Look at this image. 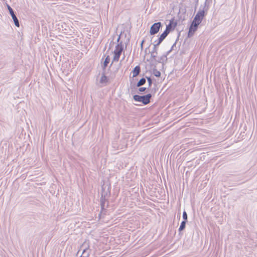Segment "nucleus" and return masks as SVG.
<instances>
[{"mask_svg": "<svg viewBox=\"0 0 257 257\" xmlns=\"http://www.w3.org/2000/svg\"><path fill=\"white\" fill-rule=\"evenodd\" d=\"M123 51V47L121 44H117L115 47V49L113 52V62H118L120 55Z\"/></svg>", "mask_w": 257, "mask_h": 257, "instance_id": "obj_1", "label": "nucleus"}, {"mask_svg": "<svg viewBox=\"0 0 257 257\" xmlns=\"http://www.w3.org/2000/svg\"><path fill=\"white\" fill-rule=\"evenodd\" d=\"M204 17V12L203 11H199L195 15L192 23L198 26L201 23Z\"/></svg>", "mask_w": 257, "mask_h": 257, "instance_id": "obj_2", "label": "nucleus"}, {"mask_svg": "<svg viewBox=\"0 0 257 257\" xmlns=\"http://www.w3.org/2000/svg\"><path fill=\"white\" fill-rule=\"evenodd\" d=\"M162 25L160 22H158L154 24L151 27L150 33L151 35H155L157 34L161 27Z\"/></svg>", "mask_w": 257, "mask_h": 257, "instance_id": "obj_3", "label": "nucleus"}, {"mask_svg": "<svg viewBox=\"0 0 257 257\" xmlns=\"http://www.w3.org/2000/svg\"><path fill=\"white\" fill-rule=\"evenodd\" d=\"M8 9L9 11V12L14 21V23H15V25L17 27H19L20 26V25H19V21L17 19V18L16 17V15H15L14 13V11L13 10V9L11 8V7L8 5Z\"/></svg>", "mask_w": 257, "mask_h": 257, "instance_id": "obj_4", "label": "nucleus"}, {"mask_svg": "<svg viewBox=\"0 0 257 257\" xmlns=\"http://www.w3.org/2000/svg\"><path fill=\"white\" fill-rule=\"evenodd\" d=\"M197 28H198V26H197L196 25H195L193 23H191V24L189 27V31L188 33V37H190L194 35V33L197 30Z\"/></svg>", "mask_w": 257, "mask_h": 257, "instance_id": "obj_5", "label": "nucleus"}, {"mask_svg": "<svg viewBox=\"0 0 257 257\" xmlns=\"http://www.w3.org/2000/svg\"><path fill=\"white\" fill-rule=\"evenodd\" d=\"M151 97L152 95L151 94L142 96L141 102L144 105H147L150 103Z\"/></svg>", "mask_w": 257, "mask_h": 257, "instance_id": "obj_6", "label": "nucleus"}, {"mask_svg": "<svg viewBox=\"0 0 257 257\" xmlns=\"http://www.w3.org/2000/svg\"><path fill=\"white\" fill-rule=\"evenodd\" d=\"M177 23L174 22L173 20H171L169 24L166 26L165 31L169 33L172 30V28L174 29L177 26Z\"/></svg>", "mask_w": 257, "mask_h": 257, "instance_id": "obj_7", "label": "nucleus"}, {"mask_svg": "<svg viewBox=\"0 0 257 257\" xmlns=\"http://www.w3.org/2000/svg\"><path fill=\"white\" fill-rule=\"evenodd\" d=\"M169 33L165 30V31L160 35L157 44L155 45V46H159L162 41L165 39V38L168 36Z\"/></svg>", "mask_w": 257, "mask_h": 257, "instance_id": "obj_8", "label": "nucleus"}, {"mask_svg": "<svg viewBox=\"0 0 257 257\" xmlns=\"http://www.w3.org/2000/svg\"><path fill=\"white\" fill-rule=\"evenodd\" d=\"M140 71H141L140 67L139 66H136L132 71L133 77H137L139 74Z\"/></svg>", "mask_w": 257, "mask_h": 257, "instance_id": "obj_9", "label": "nucleus"}, {"mask_svg": "<svg viewBox=\"0 0 257 257\" xmlns=\"http://www.w3.org/2000/svg\"><path fill=\"white\" fill-rule=\"evenodd\" d=\"M146 83V79L144 78L140 79V80L137 83V86L140 87L144 85Z\"/></svg>", "mask_w": 257, "mask_h": 257, "instance_id": "obj_10", "label": "nucleus"}, {"mask_svg": "<svg viewBox=\"0 0 257 257\" xmlns=\"http://www.w3.org/2000/svg\"><path fill=\"white\" fill-rule=\"evenodd\" d=\"M109 61H110V58H109V56H107L106 58H105V61L104 62V67L105 68L108 64L109 63Z\"/></svg>", "mask_w": 257, "mask_h": 257, "instance_id": "obj_11", "label": "nucleus"}, {"mask_svg": "<svg viewBox=\"0 0 257 257\" xmlns=\"http://www.w3.org/2000/svg\"><path fill=\"white\" fill-rule=\"evenodd\" d=\"M133 98L135 101L141 102L142 96H140L139 95H135Z\"/></svg>", "mask_w": 257, "mask_h": 257, "instance_id": "obj_12", "label": "nucleus"}, {"mask_svg": "<svg viewBox=\"0 0 257 257\" xmlns=\"http://www.w3.org/2000/svg\"><path fill=\"white\" fill-rule=\"evenodd\" d=\"M107 81V78L104 75H102L100 79L101 83H106Z\"/></svg>", "mask_w": 257, "mask_h": 257, "instance_id": "obj_13", "label": "nucleus"}, {"mask_svg": "<svg viewBox=\"0 0 257 257\" xmlns=\"http://www.w3.org/2000/svg\"><path fill=\"white\" fill-rule=\"evenodd\" d=\"M185 224H186V221H182L180 226L179 230H183L185 227Z\"/></svg>", "mask_w": 257, "mask_h": 257, "instance_id": "obj_14", "label": "nucleus"}, {"mask_svg": "<svg viewBox=\"0 0 257 257\" xmlns=\"http://www.w3.org/2000/svg\"><path fill=\"white\" fill-rule=\"evenodd\" d=\"M183 218L184 219V221H185L187 219V213L185 211L183 212Z\"/></svg>", "mask_w": 257, "mask_h": 257, "instance_id": "obj_15", "label": "nucleus"}, {"mask_svg": "<svg viewBox=\"0 0 257 257\" xmlns=\"http://www.w3.org/2000/svg\"><path fill=\"white\" fill-rule=\"evenodd\" d=\"M146 89V88H145V87H141L139 88V91L141 92H143V91H145Z\"/></svg>", "mask_w": 257, "mask_h": 257, "instance_id": "obj_16", "label": "nucleus"}, {"mask_svg": "<svg viewBox=\"0 0 257 257\" xmlns=\"http://www.w3.org/2000/svg\"><path fill=\"white\" fill-rule=\"evenodd\" d=\"M161 75V73L159 71H157L156 72L155 75L157 77H160Z\"/></svg>", "mask_w": 257, "mask_h": 257, "instance_id": "obj_17", "label": "nucleus"}, {"mask_svg": "<svg viewBox=\"0 0 257 257\" xmlns=\"http://www.w3.org/2000/svg\"><path fill=\"white\" fill-rule=\"evenodd\" d=\"M147 79H148V81L149 82V85L151 86V85L152 84V80H151V79L150 77H149V78H147Z\"/></svg>", "mask_w": 257, "mask_h": 257, "instance_id": "obj_18", "label": "nucleus"}, {"mask_svg": "<svg viewBox=\"0 0 257 257\" xmlns=\"http://www.w3.org/2000/svg\"><path fill=\"white\" fill-rule=\"evenodd\" d=\"M89 254H87L86 255H81L80 257H88Z\"/></svg>", "mask_w": 257, "mask_h": 257, "instance_id": "obj_19", "label": "nucleus"}, {"mask_svg": "<svg viewBox=\"0 0 257 257\" xmlns=\"http://www.w3.org/2000/svg\"><path fill=\"white\" fill-rule=\"evenodd\" d=\"M85 252V250H84L83 251V254H84Z\"/></svg>", "mask_w": 257, "mask_h": 257, "instance_id": "obj_20", "label": "nucleus"}]
</instances>
